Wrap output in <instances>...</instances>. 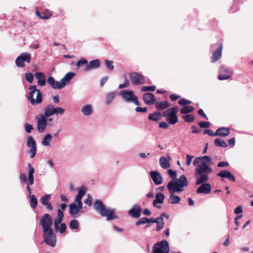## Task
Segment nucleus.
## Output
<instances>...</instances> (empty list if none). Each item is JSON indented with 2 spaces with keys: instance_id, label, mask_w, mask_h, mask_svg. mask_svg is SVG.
I'll use <instances>...</instances> for the list:
<instances>
[{
  "instance_id": "a18cd8bd",
  "label": "nucleus",
  "mask_w": 253,
  "mask_h": 253,
  "mask_svg": "<svg viewBox=\"0 0 253 253\" xmlns=\"http://www.w3.org/2000/svg\"><path fill=\"white\" fill-rule=\"evenodd\" d=\"M70 228L71 229H78L79 228V223L76 219H73L70 221Z\"/></svg>"
},
{
  "instance_id": "864d4df0",
  "label": "nucleus",
  "mask_w": 253,
  "mask_h": 253,
  "mask_svg": "<svg viewBox=\"0 0 253 253\" xmlns=\"http://www.w3.org/2000/svg\"><path fill=\"white\" fill-rule=\"evenodd\" d=\"M232 77V75H226L223 74H219L218 76V79L220 81L230 79Z\"/></svg>"
},
{
  "instance_id": "37998d69",
  "label": "nucleus",
  "mask_w": 253,
  "mask_h": 253,
  "mask_svg": "<svg viewBox=\"0 0 253 253\" xmlns=\"http://www.w3.org/2000/svg\"><path fill=\"white\" fill-rule=\"evenodd\" d=\"M123 77L125 79L124 82L123 84H120L119 86V88H124L128 87L129 86L130 83L128 80L127 79L126 75L124 74Z\"/></svg>"
},
{
  "instance_id": "6ab92c4d",
  "label": "nucleus",
  "mask_w": 253,
  "mask_h": 253,
  "mask_svg": "<svg viewBox=\"0 0 253 253\" xmlns=\"http://www.w3.org/2000/svg\"><path fill=\"white\" fill-rule=\"evenodd\" d=\"M47 82L53 89H61L64 87L63 84L60 83V82H56L52 77H49Z\"/></svg>"
},
{
  "instance_id": "a211bd4d",
  "label": "nucleus",
  "mask_w": 253,
  "mask_h": 253,
  "mask_svg": "<svg viewBox=\"0 0 253 253\" xmlns=\"http://www.w3.org/2000/svg\"><path fill=\"white\" fill-rule=\"evenodd\" d=\"M47 82L53 89H61L64 87L63 84L60 83V82H56L52 77H49Z\"/></svg>"
},
{
  "instance_id": "c85d7f7f",
  "label": "nucleus",
  "mask_w": 253,
  "mask_h": 253,
  "mask_svg": "<svg viewBox=\"0 0 253 253\" xmlns=\"http://www.w3.org/2000/svg\"><path fill=\"white\" fill-rule=\"evenodd\" d=\"M75 76V74L73 72L68 73L65 77L61 79L60 83L64 84V87L69 83V81Z\"/></svg>"
},
{
  "instance_id": "ddd939ff",
  "label": "nucleus",
  "mask_w": 253,
  "mask_h": 253,
  "mask_svg": "<svg viewBox=\"0 0 253 253\" xmlns=\"http://www.w3.org/2000/svg\"><path fill=\"white\" fill-rule=\"evenodd\" d=\"M200 186L197 189L196 192L198 194H208L211 192V186L207 182L200 183Z\"/></svg>"
},
{
  "instance_id": "6e6552de",
  "label": "nucleus",
  "mask_w": 253,
  "mask_h": 253,
  "mask_svg": "<svg viewBox=\"0 0 253 253\" xmlns=\"http://www.w3.org/2000/svg\"><path fill=\"white\" fill-rule=\"evenodd\" d=\"M120 95L126 102H131L136 105H139L137 97L134 94L133 91L131 90H123L120 91Z\"/></svg>"
},
{
  "instance_id": "f704fd0d",
  "label": "nucleus",
  "mask_w": 253,
  "mask_h": 253,
  "mask_svg": "<svg viewBox=\"0 0 253 253\" xmlns=\"http://www.w3.org/2000/svg\"><path fill=\"white\" fill-rule=\"evenodd\" d=\"M85 189L84 187H81L78 191V194L76 196L75 198V201L76 202L82 201V198L83 197V196L85 194Z\"/></svg>"
},
{
  "instance_id": "b1692460",
  "label": "nucleus",
  "mask_w": 253,
  "mask_h": 253,
  "mask_svg": "<svg viewBox=\"0 0 253 253\" xmlns=\"http://www.w3.org/2000/svg\"><path fill=\"white\" fill-rule=\"evenodd\" d=\"M222 50V44H220L218 47L212 52L211 57V61L212 63H214L219 59L221 56Z\"/></svg>"
},
{
  "instance_id": "09e8293b",
  "label": "nucleus",
  "mask_w": 253,
  "mask_h": 253,
  "mask_svg": "<svg viewBox=\"0 0 253 253\" xmlns=\"http://www.w3.org/2000/svg\"><path fill=\"white\" fill-rule=\"evenodd\" d=\"M113 63L114 62L112 60H109L107 59L105 60V64L106 68L110 71H112L114 68Z\"/></svg>"
},
{
  "instance_id": "7c9ffc66",
  "label": "nucleus",
  "mask_w": 253,
  "mask_h": 253,
  "mask_svg": "<svg viewBox=\"0 0 253 253\" xmlns=\"http://www.w3.org/2000/svg\"><path fill=\"white\" fill-rule=\"evenodd\" d=\"M81 111L84 116H88L91 115L93 112L91 105L88 104L84 106L81 109Z\"/></svg>"
},
{
  "instance_id": "49530a36",
  "label": "nucleus",
  "mask_w": 253,
  "mask_h": 253,
  "mask_svg": "<svg viewBox=\"0 0 253 253\" xmlns=\"http://www.w3.org/2000/svg\"><path fill=\"white\" fill-rule=\"evenodd\" d=\"M150 175L156 185H158V172L156 171H151Z\"/></svg>"
},
{
  "instance_id": "c756f323",
  "label": "nucleus",
  "mask_w": 253,
  "mask_h": 253,
  "mask_svg": "<svg viewBox=\"0 0 253 253\" xmlns=\"http://www.w3.org/2000/svg\"><path fill=\"white\" fill-rule=\"evenodd\" d=\"M223 129V128H219L216 130L215 132H214L211 129H206L204 130L203 133L204 134H208L210 136H217L218 134L225 135V134L220 133V131H221V130Z\"/></svg>"
},
{
  "instance_id": "13d9d810",
  "label": "nucleus",
  "mask_w": 253,
  "mask_h": 253,
  "mask_svg": "<svg viewBox=\"0 0 253 253\" xmlns=\"http://www.w3.org/2000/svg\"><path fill=\"white\" fill-rule=\"evenodd\" d=\"M24 128L26 131L28 133H31V131L33 130L34 128L32 125L26 123L24 125Z\"/></svg>"
},
{
  "instance_id": "412c9836",
  "label": "nucleus",
  "mask_w": 253,
  "mask_h": 253,
  "mask_svg": "<svg viewBox=\"0 0 253 253\" xmlns=\"http://www.w3.org/2000/svg\"><path fill=\"white\" fill-rule=\"evenodd\" d=\"M143 100L146 104L150 105L156 101V98L152 93L146 92L143 95Z\"/></svg>"
},
{
  "instance_id": "c03bdc74",
  "label": "nucleus",
  "mask_w": 253,
  "mask_h": 253,
  "mask_svg": "<svg viewBox=\"0 0 253 253\" xmlns=\"http://www.w3.org/2000/svg\"><path fill=\"white\" fill-rule=\"evenodd\" d=\"M178 103L179 104V105L184 107V106H188V105L191 104L192 101L189 100H188V99L183 98L178 100Z\"/></svg>"
},
{
  "instance_id": "dca6fc26",
  "label": "nucleus",
  "mask_w": 253,
  "mask_h": 253,
  "mask_svg": "<svg viewBox=\"0 0 253 253\" xmlns=\"http://www.w3.org/2000/svg\"><path fill=\"white\" fill-rule=\"evenodd\" d=\"M216 175L223 178H227L233 182H235L236 181V178L234 175L228 170H221L219 172L217 173Z\"/></svg>"
},
{
  "instance_id": "774afa93",
  "label": "nucleus",
  "mask_w": 253,
  "mask_h": 253,
  "mask_svg": "<svg viewBox=\"0 0 253 253\" xmlns=\"http://www.w3.org/2000/svg\"><path fill=\"white\" fill-rule=\"evenodd\" d=\"M198 114L203 117L205 119L208 120L209 119L206 114L204 113V110L202 109H200L198 111Z\"/></svg>"
},
{
  "instance_id": "9b49d317",
  "label": "nucleus",
  "mask_w": 253,
  "mask_h": 253,
  "mask_svg": "<svg viewBox=\"0 0 253 253\" xmlns=\"http://www.w3.org/2000/svg\"><path fill=\"white\" fill-rule=\"evenodd\" d=\"M37 129L40 133L43 132L47 125V119L43 115H40L36 117Z\"/></svg>"
},
{
  "instance_id": "1a4fd4ad",
  "label": "nucleus",
  "mask_w": 253,
  "mask_h": 253,
  "mask_svg": "<svg viewBox=\"0 0 253 253\" xmlns=\"http://www.w3.org/2000/svg\"><path fill=\"white\" fill-rule=\"evenodd\" d=\"M31 60V54L28 52H23L16 58L15 64L18 67L23 68L25 66L24 62L30 63Z\"/></svg>"
},
{
  "instance_id": "a878e982",
  "label": "nucleus",
  "mask_w": 253,
  "mask_h": 253,
  "mask_svg": "<svg viewBox=\"0 0 253 253\" xmlns=\"http://www.w3.org/2000/svg\"><path fill=\"white\" fill-rule=\"evenodd\" d=\"M36 14L38 16L42 19H48L50 18L52 15L51 11L48 9H45L42 12H40L39 11H36Z\"/></svg>"
},
{
  "instance_id": "69168bd1",
  "label": "nucleus",
  "mask_w": 253,
  "mask_h": 253,
  "mask_svg": "<svg viewBox=\"0 0 253 253\" xmlns=\"http://www.w3.org/2000/svg\"><path fill=\"white\" fill-rule=\"evenodd\" d=\"M66 227H67L65 223H61L59 228V231L60 233H64L66 231Z\"/></svg>"
},
{
  "instance_id": "473e14b6",
  "label": "nucleus",
  "mask_w": 253,
  "mask_h": 253,
  "mask_svg": "<svg viewBox=\"0 0 253 253\" xmlns=\"http://www.w3.org/2000/svg\"><path fill=\"white\" fill-rule=\"evenodd\" d=\"M213 143L214 145L216 147H221L222 148H226L227 147V144L226 142L221 138H215L213 141Z\"/></svg>"
},
{
  "instance_id": "8fccbe9b",
  "label": "nucleus",
  "mask_w": 253,
  "mask_h": 253,
  "mask_svg": "<svg viewBox=\"0 0 253 253\" xmlns=\"http://www.w3.org/2000/svg\"><path fill=\"white\" fill-rule=\"evenodd\" d=\"M198 125L201 128H208L210 126V123L206 121L199 122L198 123Z\"/></svg>"
},
{
  "instance_id": "bb28decb",
  "label": "nucleus",
  "mask_w": 253,
  "mask_h": 253,
  "mask_svg": "<svg viewBox=\"0 0 253 253\" xmlns=\"http://www.w3.org/2000/svg\"><path fill=\"white\" fill-rule=\"evenodd\" d=\"M159 164L161 167L164 169H168L170 167L169 160L164 156L159 159Z\"/></svg>"
},
{
  "instance_id": "f3484780",
  "label": "nucleus",
  "mask_w": 253,
  "mask_h": 253,
  "mask_svg": "<svg viewBox=\"0 0 253 253\" xmlns=\"http://www.w3.org/2000/svg\"><path fill=\"white\" fill-rule=\"evenodd\" d=\"M151 222L157 223L156 230L158 231V217L155 219H153L152 218L149 219L147 217H142L141 218H140L136 222V226H139L141 224H144L145 223H149Z\"/></svg>"
},
{
  "instance_id": "aec40b11",
  "label": "nucleus",
  "mask_w": 253,
  "mask_h": 253,
  "mask_svg": "<svg viewBox=\"0 0 253 253\" xmlns=\"http://www.w3.org/2000/svg\"><path fill=\"white\" fill-rule=\"evenodd\" d=\"M51 196L49 194H46L42 197L40 200V202L46 207V208L49 211L53 210V207L51 204L48 202V200L50 198Z\"/></svg>"
},
{
  "instance_id": "6e6d98bb",
  "label": "nucleus",
  "mask_w": 253,
  "mask_h": 253,
  "mask_svg": "<svg viewBox=\"0 0 253 253\" xmlns=\"http://www.w3.org/2000/svg\"><path fill=\"white\" fill-rule=\"evenodd\" d=\"M25 79L27 81L30 83H32L34 80L33 75L31 73H28L25 74Z\"/></svg>"
},
{
  "instance_id": "2eb2a0df",
  "label": "nucleus",
  "mask_w": 253,
  "mask_h": 253,
  "mask_svg": "<svg viewBox=\"0 0 253 253\" xmlns=\"http://www.w3.org/2000/svg\"><path fill=\"white\" fill-rule=\"evenodd\" d=\"M141 212V207L137 205H135L128 211V213L131 217L134 218H138L140 216Z\"/></svg>"
},
{
  "instance_id": "4468645a",
  "label": "nucleus",
  "mask_w": 253,
  "mask_h": 253,
  "mask_svg": "<svg viewBox=\"0 0 253 253\" xmlns=\"http://www.w3.org/2000/svg\"><path fill=\"white\" fill-rule=\"evenodd\" d=\"M27 146L29 147H31L30 149L29 153L30 155V157L33 158L36 155L37 147L36 141L34 138L31 136H29L28 137Z\"/></svg>"
},
{
  "instance_id": "4d7b16f0",
  "label": "nucleus",
  "mask_w": 253,
  "mask_h": 253,
  "mask_svg": "<svg viewBox=\"0 0 253 253\" xmlns=\"http://www.w3.org/2000/svg\"><path fill=\"white\" fill-rule=\"evenodd\" d=\"M221 128H223V129L221 131H220V133L225 134V135L218 134L217 136H221L225 137V136H227V135H228L229 134L230 129L229 128L224 127H222Z\"/></svg>"
},
{
  "instance_id": "052dcab7",
  "label": "nucleus",
  "mask_w": 253,
  "mask_h": 253,
  "mask_svg": "<svg viewBox=\"0 0 253 253\" xmlns=\"http://www.w3.org/2000/svg\"><path fill=\"white\" fill-rule=\"evenodd\" d=\"M62 220V219L58 218V217L54 219V228L56 230H57L58 229V225L59 224H61Z\"/></svg>"
},
{
  "instance_id": "39448f33",
  "label": "nucleus",
  "mask_w": 253,
  "mask_h": 253,
  "mask_svg": "<svg viewBox=\"0 0 253 253\" xmlns=\"http://www.w3.org/2000/svg\"><path fill=\"white\" fill-rule=\"evenodd\" d=\"M30 91L28 95V99L32 105L40 104L42 102V96L40 90L37 89L36 85H30L29 87Z\"/></svg>"
},
{
  "instance_id": "79ce46f5",
  "label": "nucleus",
  "mask_w": 253,
  "mask_h": 253,
  "mask_svg": "<svg viewBox=\"0 0 253 253\" xmlns=\"http://www.w3.org/2000/svg\"><path fill=\"white\" fill-rule=\"evenodd\" d=\"M115 97V94L114 92H110L108 93L105 99V103L107 105L110 104L113 100Z\"/></svg>"
},
{
  "instance_id": "680f3d73",
  "label": "nucleus",
  "mask_w": 253,
  "mask_h": 253,
  "mask_svg": "<svg viewBox=\"0 0 253 253\" xmlns=\"http://www.w3.org/2000/svg\"><path fill=\"white\" fill-rule=\"evenodd\" d=\"M169 123L168 122H159V127L168 129L169 127Z\"/></svg>"
},
{
  "instance_id": "0e129e2a",
  "label": "nucleus",
  "mask_w": 253,
  "mask_h": 253,
  "mask_svg": "<svg viewBox=\"0 0 253 253\" xmlns=\"http://www.w3.org/2000/svg\"><path fill=\"white\" fill-rule=\"evenodd\" d=\"M193 158H194V156H191V155H190L189 154H187L186 155V165L187 166H190L191 165L192 159Z\"/></svg>"
},
{
  "instance_id": "ea45409f",
  "label": "nucleus",
  "mask_w": 253,
  "mask_h": 253,
  "mask_svg": "<svg viewBox=\"0 0 253 253\" xmlns=\"http://www.w3.org/2000/svg\"><path fill=\"white\" fill-rule=\"evenodd\" d=\"M171 104L168 101L159 102V110H163L170 107Z\"/></svg>"
},
{
  "instance_id": "9d476101",
  "label": "nucleus",
  "mask_w": 253,
  "mask_h": 253,
  "mask_svg": "<svg viewBox=\"0 0 253 253\" xmlns=\"http://www.w3.org/2000/svg\"><path fill=\"white\" fill-rule=\"evenodd\" d=\"M129 79L132 84L137 85L145 83L144 76L137 72H132L129 74Z\"/></svg>"
},
{
  "instance_id": "cd10ccee",
  "label": "nucleus",
  "mask_w": 253,
  "mask_h": 253,
  "mask_svg": "<svg viewBox=\"0 0 253 253\" xmlns=\"http://www.w3.org/2000/svg\"><path fill=\"white\" fill-rule=\"evenodd\" d=\"M69 213L70 214L74 216V217H77L79 216V215H76L79 212L80 210L79 208L77 207V206L75 204H71L69 206Z\"/></svg>"
},
{
  "instance_id": "4be33fe9",
  "label": "nucleus",
  "mask_w": 253,
  "mask_h": 253,
  "mask_svg": "<svg viewBox=\"0 0 253 253\" xmlns=\"http://www.w3.org/2000/svg\"><path fill=\"white\" fill-rule=\"evenodd\" d=\"M169 244L167 240L159 241V253H169Z\"/></svg>"
},
{
  "instance_id": "7ed1b4c3",
  "label": "nucleus",
  "mask_w": 253,
  "mask_h": 253,
  "mask_svg": "<svg viewBox=\"0 0 253 253\" xmlns=\"http://www.w3.org/2000/svg\"><path fill=\"white\" fill-rule=\"evenodd\" d=\"M93 208L102 217H106L107 220H111L118 218L115 210L107 208L101 201L96 200L93 204Z\"/></svg>"
},
{
  "instance_id": "5fc2aeb1",
  "label": "nucleus",
  "mask_w": 253,
  "mask_h": 253,
  "mask_svg": "<svg viewBox=\"0 0 253 253\" xmlns=\"http://www.w3.org/2000/svg\"><path fill=\"white\" fill-rule=\"evenodd\" d=\"M53 110H54V114H57V115H58V114L62 115L65 112L64 109H63L61 107L55 108L54 106H53Z\"/></svg>"
},
{
  "instance_id": "338daca9",
  "label": "nucleus",
  "mask_w": 253,
  "mask_h": 253,
  "mask_svg": "<svg viewBox=\"0 0 253 253\" xmlns=\"http://www.w3.org/2000/svg\"><path fill=\"white\" fill-rule=\"evenodd\" d=\"M243 212V207L242 206H239L236 207L234 211V212L235 214H239Z\"/></svg>"
},
{
  "instance_id": "f03ea898",
  "label": "nucleus",
  "mask_w": 253,
  "mask_h": 253,
  "mask_svg": "<svg viewBox=\"0 0 253 253\" xmlns=\"http://www.w3.org/2000/svg\"><path fill=\"white\" fill-rule=\"evenodd\" d=\"M52 224V218L48 213L43 215L40 220L43 233L44 242L48 246L54 247L56 244L55 236L51 228Z\"/></svg>"
},
{
  "instance_id": "393cba45",
  "label": "nucleus",
  "mask_w": 253,
  "mask_h": 253,
  "mask_svg": "<svg viewBox=\"0 0 253 253\" xmlns=\"http://www.w3.org/2000/svg\"><path fill=\"white\" fill-rule=\"evenodd\" d=\"M35 78L38 80L37 84L40 86H44L46 84L44 75L42 72H37L35 73Z\"/></svg>"
},
{
  "instance_id": "5701e85b",
  "label": "nucleus",
  "mask_w": 253,
  "mask_h": 253,
  "mask_svg": "<svg viewBox=\"0 0 253 253\" xmlns=\"http://www.w3.org/2000/svg\"><path fill=\"white\" fill-rule=\"evenodd\" d=\"M100 66V62L99 59H95L89 62L85 66L84 71H88L93 69H96Z\"/></svg>"
},
{
  "instance_id": "e433bc0d",
  "label": "nucleus",
  "mask_w": 253,
  "mask_h": 253,
  "mask_svg": "<svg viewBox=\"0 0 253 253\" xmlns=\"http://www.w3.org/2000/svg\"><path fill=\"white\" fill-rule=\"evenodd\" d=\"M52 136L50 134H46L43 138V140L42 141V144L44 146H49L50 145V143L51 141Z\"/></svg>"
},
{
  "instance_id": "20e7f679",
  "label": "nucleus",
  "mask_w": 253,
  "mask_h": 253,
  "mask_svg": "<svg viewBox=\"0 0 253 253\" xmlns=\"http://www.w3.org/2000/svg\"><path fill=\"white\" fill-rule=\"evenodd\" d=\"M184 183H177V186H174L173 182H171L169 185H167L168 189L170 193L168 202L171 204H176L180 202L181 198L175 195V193L179 194L184 190L183 184Z\"/></svg>"
},
{
  "instance_id": "3c124183",
  "label": "nucleus",
  "mask_w": 253,
  "mask_h": 253,
  "mask_svg": "<svg viewBox=\"0 0 253 253\" xmlns=\"http://www.w3.org/2000/svg\"><path fill=\"white\" fill-rule=\"evenodd\" d=\"M87 64V61L84 58H81L76 63V68L79 69L81 66L84 65H86Z\"/></svg>"
},
{
  "instance_id": "2f4dec72",
  "label": "nucleus",
  "mask_w": 253,
  "mask_h": 253,
  "mask_svg": "<svg viewBox=\"0 0 253 253\" xmlns=\"http://www.w3.org/2000/svg\"><path fill=\"white\" fill-rule=\"evenodd\" d=\"M54 114L53 110V105L52 104H49L44 108V115L46 118L50 117L52 115Z\"/></svg>"
},
{
  "instance_id": "c9c22d12",
  "label": "nucleus",
  "mask_w": 253,
  "mask_h": 253,
  "mask_svg": "<svg viewBox=\"0 0 253 253\" xmlns=\"http://www.w3.org/2000/svg\"><path fill=\"white\" fill-rule=\"evenodd\" d=\"M155 196V199L153 201V205L154 207L158 208V192L156 193L155 195L152 192H149L147 196L148 198H153Z\"/></svg>"
},
{
  "instance_id": "603ef678",
  "label": "nucleus",
  "mask_w": 253,
  "mask_h": 253,
  "mask_svg": "<svg viewBox=\"0 0 253 253\" xmlns=\"http://www.w3.org/2000/svg\"><path fill=\"white\" fill-rule=\"evenodd\" d=\"M148 119L157 122L158 121V112L150 114Z\"/></svg>"
},
{
  "instance_id": "e2e57ef3",
  "label": "nucleus",
  "mask_w": 253,
  "mask_h": 253,
  "mask_svg": "<svg viewBox=\"0 0 253 253\" xmlns=\"http://www.w3.org/2000/svg\"><path fill=\"white\" fill-rule=\"evenodd\" d=\"M229 164L228 162H225V161H222V162H219L217 164V167L218 168L227 167L229 166Z\"/></svg>"
},
{
  "instance_id": "58836bf2",
  "label": "nucleus",
  "mask_w": 253,
  "mask_h": 253,
  "mask_svg": "<svg viewBox=\"0 0 253 253\" xmlns=\"http://www.w3.org/2000/svg\"><path fill=\"white\" fill-rule=\"evenodd\" d=\"M182 118L184 119L185 122L188 123L193 122L195 119V116L192 114H188L183 116Z\"/></svg>"
},
{
  "instance_id": "de8ad7c7",
  "label": "nucleus",
  "mask_w": 253,
  "mask_h": 253,
  "mask_svg": "<svg viewBox=\"0 0 253 253\" xmlns=\"http://www.w3.org/2000/svg\"><path fill=\"white\" fill-rule=\"evenodd\" d=\"M156 88V86L155 85L142 86L141 87V91H143V92L149 91H153L155 90Z\"/></svg>"
},
{
  "instance_id": "a19ab883",
  "label": "nucleus",
  "mask_w": 253,
  "mask_h": 253,
  "mask_svg": "<svg viewBox=\"0 0 253 253\" xmlns=\"http://www.w3.org/2000/svg\"><path fill=\"white\" fill-rule=\"evenodd\" d=\"M220 74H226V75H232V71L229 69V68L226 66H221L219 70Z\"/></svg>"
},
{
  "instance_id": "f257e3e1",
  "label": "nucleus",
  "mask_w": 253,
  "mask_h": 253,
  "mask_svg": "<svg viewBox=\"0 0 253 253\" xmlns=\"http://www.w3.org/2000/svg\"><path fill=\"white\" fill-rule=\"evenodd\" d=\"M202 157V165L198 166L195 169V176L196 179V185H200L203 182H207L209 180V174L213 171L210 165L211 162V158L209 156H204Z\"/></svg>"
},
{
  "instance_id": "423d86ee",
  "label": "nucleus",
  "mask_w": 253,
  "mask_h": 253,
  "mask_svg": "<svg viewBox=\"0 0 253 253\" xmlns=\"http://www.w3.org/2000/svg\"><path fill=\"white\" fill-rule=\"evenodd\" d=\"M178 111L177 107H173L165 111L162 116L167 118V121L169 125H175L178 122L177 115Z\"/></svg>"
},
{
  "instance_id": "0eeeda50",
  "label": "nucleus",
  "mask_w": 253,
  "mask_h": 253,
  "mask_svg": "<svg viewBox=\"0 0 253 253\" xmlns=\"http://www.w3.org/2000/svg\"><path fill=\"white\" fill-rule=\"evenodd\" d=\"M167 173L169 176L171 178L168 183L167 185H169L171 182H173L174 184V186H177V183H184L183 186H187L188 185V181L187 177L184 174H182L180 176L179 178H176L177 176V171L171 169H169L167 170Z\"/></svg>"
},
{
  "instance_id": "4c0bfd02",
  "label": "nucleus",
  "mask_w": 253,
  "mask_h": 253,
  "mask_svg": "<svg viewBox=\"0 0 253 253\" xmlns=\"http://www.w3.org/2000/svg\"><path fill=\"white\" fill-rule=\"evenodd\" d=\"M30 206L33 209L37 207L38 201L35 195H30Z\"/></svg>"
},
{
  "instance_id": "bf43d9fd",
  "label": "nucleus",
  "mask_w": 253,
  "mask_h": 253,
  "mask_svg": "<svg viewBox=\"0 0 253 253\" xmlns=\"http://www.w3.org/2000/svg\"><path fill=\"white\" fill-rule=\"evenodd\" d=\"M202 157H198L195 159L193 162V165L194 166H197L198 168V166L202 165Z\"/></svg>"
},
{
  "instance_id": "f8f14e48",
  "label": "nucleus",
  "mask_w": 253,
  "mask_h": 253,
  "mask_svg": "<svg viewBox=\"0 0 253 253\" xmlns=\"http://www.w3.org/2000/svg\"><path fill=\"white\" fill-rule=\"evenodd\" d=\"M28 182L27 183L26 189L29 194L31 195V191L30 187V185H33L34 184V178L33 174L35 172V169L33 167H32L31 164L29 163H28Z\"/></svg>"
},
{
  "instance_id": "72a5a7b5",
  "label": "nucleus",
  "mask_w": 253,
  "mask_h": 253,
  "mask_svg": "<svg viewBox=\"0 0 253 253\" xmlns=\"http://www.w3.org/2000/svg\"><path fill=\"white\" fill-rule=\"evenodd\" d=\"M194 110L193 106L188 105L184 106L180 110V113L181 114L188 115V114L192 112Z\"/></svg>"
}]
</instances>
